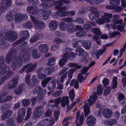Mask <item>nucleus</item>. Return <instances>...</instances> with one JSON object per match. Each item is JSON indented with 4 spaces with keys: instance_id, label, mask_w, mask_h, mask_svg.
Returning a JSON list of instances; mask_svg holds the SVG:
<instances>
[{
    "instance_id": "31",
    "label": "nucleus",
    "mask_w": 126,
    "mask_h": 126,
    "mask_svg": "<svg viewBox=\"0 0 126 126\" xmlns=\"http://www.w3.org/2000/svg\"><path fill=\"white\" fill-rule=\"evenodd\" d=\"M12 114V112L10 110H8L1 116L2 120H4L6 118L11 116Z\"/></svg>"
},
{
    "instance_id": "12",
    "label": "nucleus",
    "mask_w": 126,
    "mask_h": 126,
    "mask_svg": "<svg viewBox=\"0 0 126 126\" xmlns=\"http://www.w3.org/2000/svg\"><path fill=\"white\" fill-rule=\"evenodd\" d=\"M62 20L65 22L76 21L77 23L79 24H82L84 23V20L83 19L79 17L76 18L75 21H73L72 18L71 17L63 18L62 19Z\"/></svg>"
},
{
    "instance_id": "29",
    "label": "nucleus",
    "mask_w": 126,
    "mask_h": 126,
    "mask_svg": "<svg viewBox=\"0 0 126 126\" xmlns=\"http://www.w3.org/2000/svg\"><path fill=\"white\" fill-rule=\"evenodd\" d=\"M58 23L54 20L51 21L49 25L50 29L52 30H55L57 27Z\"/></svg>"
},
{
    "instance_id": "40",
    "label": "nucleus",
    "mask_w": 126,
    "mask_h": 126,
    "mask_svg": "<svg viewBox=\"0 0 126 126\" xmlns=\"http://www.w3.org/2000/svg\"><path fill=\"white\" fill-rule=\"evenodd\" d=\"M84 111L85 114V116H87L90 112V108L88 104H85L84 108Z\"/></svg>"
},
{
    "instance_id": "43",
    "label": "nucleus",
    "mask_w": 126,
    "mask_h": 126,
    "mask_svg": "<svg viewBox=\"0 0 126 126\" xmlns=\"http://www.w3.org/2000/svg\"><path fill=\"white\" fill-rule=\"evenodd\" d=\"M32 109L30 107L27 108V113L26 117L25 119V120H27L30 117L32 113Z\"/></svg>"
},
{
    "instance_id": "63",
    "label": "nucleus",
    "mask_w": 126,
    "mask_h": 126,
    "mask_svg": "<svg viewBox=\"0 0 126 126\" xmlns=\"http://www.w3.org/2000/svg\"><path fill=\"white\" fill-rule=\"evenodd\" d=\"M24 117L18 115L16 119L17 122L19 123H21L23 120Z\"/></svg>"
},
{
    "instance_id": "50",
    "label": "nucleus",
    "mask_w": 126,
    "mask_h": 126,
    "mask_svg": "<svg viewBox=\"0 0 126 126\" xmlns=\"http://www.w3.org/2000/svg\"><path fill=\"white\" fill-rule=\"evenodd\" d=\"M83 117L84 116L83 115H82L81 116L80 118L79 123L78 122L77 119H76V123H77L76 126H80L82 125L83 121Z\"/></svg>"
},
{
    "instance_id": "24",
    "label": "nucleus",
    "mask_w": 126,
    "mask_h": 126,
    "mask_svg": "<svg viewBox=\"0 0 126 126\" xmlns=\"http://www.w3.org/2000/svg\"><path fill=\"white\" fill-rule=\"evenodd\" d=\"M21 33L23 37L19 40V43L23 42L24 39H27L29 37V33L28 31H22L21 32Z\"/></svg>"
},
{
    "instance_id": "21",
    "label": "nucleus",
    "mask_w": 126,
    "mask_h": 126,
    "mask_svg": "<svg viewBox=\"0 0 126 126\" xmlns=\"http://www.w3.org/2000/svg\"><path fill=\"white\" fill-rule=\"evenodd\" d=\"M61 97H59L56 99L50 100L49 102L52 103L50 106L52 107H57L58 105L60 103Z\"/></svg>"
},
{
    "instance_id": "62",
    "label": "nucleus",
    "mask_w": 126,
    "mask_h": 126,
    "mask_svg": "<svg viewBox=\"0 0 126 126\" xmlns=\"http://www.w3.org/2000/svg\"><path fill=\"white\" fill-rule=\"evenodd\" d=\"M110 87L106 88L104 91L103 94L105 95H108L110 93Z\"/></svg>"
},
{
    "instance_id": "64",
    "label": "nucleus",
    "mask_w": 126,
    "mask_h": 126,
    "mask_svg": "<svg viewBox=\"0 0 126 126\" xmlns=\"http://www.w3.org/2000/svg\"><path fill=\"white\" fill-rule=\"evenodd\" d=\"M119 32L114 31L113 32H110L109 33L110 36V37H114L117 34H118Z\"/></svg>"
},
{
    "instance_id": "36",
    "label": "nucleus",
    "mask_w": 126,
    "mask_h": 126,
    "mask_svg": "<svg viewBox=\"0 0 126 126\" xmlns=\"http://www.w3.org/2000/svg\"><path fill=\"white\" fill-rule=\"evenodd\" d=\"M82 44L85 48L88 49L90 47L91 43L90 41H85L83 42Z\"/></svg>"
},
{
    "instance_id": "26",
    "label": "nucleus",
    "mask_w": 126,
    "mask_h": 126,
    "mask_svg": "<svg viewBox=\"0 0 126 126\" xmlns=\"http://www.w3.org/2000/svg\"><path fill=\"white\" fill-rule=\"evenodd\" d=\"M41 56L42 54L39 52L37 50L35 49L32 51V56L34 59L39 58Z\"/></svg>"
},
{
    "instance_id": "39",
    "label": "nucleus",
    "mask_w": 126,
    "mask_h": 126,
    "mask_svg": "<svg viewBox=\"0 0 126 126\" xmlns=\"http://www.w3.org/2000/svg\"><path fill=\"white\" fill-rule=\"evenodd\" d=\"M25 110V108H21L19 109L17 112L18 115L24 117L26 113Z\"/></svg>"
},
{
    "instance_id": "57",
    "label": "nucleus",
    "mask_w": 126,
    "mask_h": 126,
    "mask_svg": "<svg viewBox=\"0 0 126 126\" xmlns=\"http://www.w3.org/2000/svg\"><path fill=\"white\" fill-rule=\"evenodd\" d=\"M55 59L54 58H52L50 59L47 63V64L49 65H52L55 63Z\"/></svg>"
},
{
    "instance_id": "44",
    "label": "nucleus",
    "mask_w": 126,
    "mask_h": 126,
    "mask_svg": "<svg viewBox=\"0 0 126 126\" xmlns=\"http://www.w3.org/2000/svg\"><path fill=\"white\" fill-rule=\"evenodd\" d=\"M95 63V62H91L89 64V66L84 67L83 69L81 70L82 73H86L89 68L91 66L93 65Z\"/></svg>"
},
{
    "instance_id": "42",
    "label": "nucleus",
    "mask_w": 126,
    "mask_h": 126,
    "mask_svg": "<svg viewBox=\"0 0 126 126\" xmlns=\"http://www.w3.org/2000/svg\"><path fill=\"white\" fill-rule=\"evenodd\" d=\"M117 78L116 77H113L112 82V89H114L116 88L117 85Z\"/></svg>"
},
{
    "instance_id": "3",
    "label": "nucleus",
    "mask_w": 126,
    "mask_h": 126,
    "mask_svg": "<svg viewBox=\"0 0 126 126\" xmlns=\"http://www.w3.org/2000/svg\"><path fill=\"white\" fill-rule=\"evenodd\" d=\"M17 36L16 32H15L9 31L5 32V31L3 30L0 32V40L5 39L13 42L16 39Z\"/></svg>"
},
{
    "instance_id": "56",
    "label": "nucleus",
    "mask_w": 126,
    "mask_h": 126,
    "mask_svg": "<svg viewBox=\"0 0 126 126\" xmlns=\"http://www.w3.org/2000/svg\"><path fill=\"white\" fill-rule=\"evenodd\" d=\"M22 91V88L21 86H20L18 88L16 89H15L14 92L16 94H20Z\"/></svg>"
},
{
    "instance_id": "46",
    "label": "nucleus",
    "mask_w": 126,
    "mask_h": 126,
    "mask_svg": "<svg viewBox=\"0 0 126 126\" xmlns=\"http://www.w3.org/2000/svg\"><path fill=\"white\" fill-rule=\"evenodd\" d=\"M59 26L60 29L62 31L66 30L67 29L66 25L63 22L60 23Z\"/></svg>"
},
{
    "instance_id": "35",
    "label": "nucleus",
    "mask_w": 126,
    "mask_h": 126,
    "mask_svg": "<svg viewBox=\"0 0 126 126\" xmlns=\"http://www.w3.org/2000/svg\"><path fill=\"white\" fill-rule=\"evenodd\" d=\"M81 73H79L78 75L77 79L79 82H83L84 81L85 78H84L82 76L83 74H85L86 73H82L81 71Z\"/></svg>"
},
{
    "instance_id": "48",
    "label": "nucleus",
    "mask_w": 126,
    "mask_h": 126,
    "mask_svg": "<svg viewBox=\"0 0 126 126\" xmlns=\"http://www.w3.org/2000/svg\"><path fill=\"white\" fill-rule=\"evenodd\" d=\"M53 68H47L44 70V73L46 75H48L51 74L52 72Z\"/></svg>"
},
{
    "instance_id": "30",
    "label": "nucleus",
    "mask_w": 126,
    "mask_h": 126,
    "mask_svg": "<svg viewBox=\"0 0 126 126\" xmlns=\"http://www.w3.org/2000/svg\"><path fill=\"white\" fill-rule=\"evenodd\" d=\"M76 71V69H70L68 71H66L65 74H66V76H67V74H68V78L69 79H70V80H71L72 78L73 73Z\"/></svg>"
},
{
    "instance_id": "5",
    "label": "nucleus",
    "mask_w": 126,
    "mask_h": 126,
    "mask_svg": "<svg viewBox=\"0 0 126 126\" xmlns=\"http://www.w3.org/2000/svg\"><path fill=\"white\" fill-rule=\"evenodd\" d=\"M104 16L102 18H99L96 20V22L98 24L101 25L105 22L109 23L110 22V19L112 18V15L108 13L104 12Z\"/></svg>"
},
{
    "instance_id": "27",
    "label": "nucleus",
    "mask_w": 126,
    "mask_h": 126,
    "mask_svg": "<svg viewBox=\"0 0 126 126\" xmlns=\"http://www.w3.org/2000/svg\"><path fill=\"white\" fill-rule=\"evenodd\" d=\"M43 38L41 34H37L33 36L30 39V41L31 43L37 41L38 39H41Z\"/></svg>"
},
{
    "instance_id": "32",
    "label": "nucleus",
    "mask_w": 126,
    "mask_h": 126,
    "mask_svg": "<svg viewBox=\"0 0 126 126\" xmlns=\"http://www.w3.org/2000/svg\"><path fill=\"white\" fill-rule=\"evenodd\" d=\"M9 70V66L0 67V74L2 75L8 72Z\"/></svg>"
},
{
    "instance_id": "16",
    "label": "nucleus",
    "mask_w": 126,
    "mask_h": 126,
    "mask_svg": "<svg viewBox=\"0 0 126 126\" xmlns=\"http://www.w3.org/2000/svg\"><path fill=\"white\" fill-rule=\"evenodd\" d=\"M91 13L89 15V17L91 20L97 18L99 16L98 12L93 10L90 9Z\"/></svg>"
},
{
    "instance_id": "17",
    "label": "nucleus",
    "mask_w": 126,
    "mask_h": 126,
    "mask_svg": "<svg viewBox=\"0 0 126 126\" xmlns=\"http://www.w3.org/2000/svg\"><path fill=\"white\" fill-rule=\"evenodd\" d=\"M47 91L45 89H42L40 86H38L33 90V93H39L41 95H43V96L45 94L47 93Z\"/></svg>"
},
{
    "instance_id": "20",
    "label": "nucleus",
    "mask_w": 126,
    "mask_h": 126,
    "mask_svg": "<svg viewBox=\"0 0 126 126\" xmlns=\"http://www.w3.org/2000/svg\"><path fill=\"white\" fill-rule=\"evenodd\" d=\"M68 59V57H67V53H64L62 57V59H60L59 62V65L60 66H62L64 65L65 64Z\"/></svg>"
},
{
    "instance_id": "14",
    "label": "nucleus",
    "mask_w": 126,
    "mask_h": 126,
    "mask_svg": "<svg viewBox=\"0 0 126 126\" xmlns=\"http://www.w3.org/2000/svg\"><path fill=\"white\" fill-rule=\"evenodd\" d=\"M95 118L92 116H89L86 119V123L89 126H94L95 124Z\"/></svg>"
},
{
    "instance_id": "9",
    "label": "nucleus",
    "mask_w": 126,
    "mask_h": 126,
    "mask_svg": "<svg viewBox=\"0 0 126 126\" xmlns=\"http://www.w3.org/2000/svg\"><path fill=\"white\" fill-rule=\"evenodd\" d=\"M44 111L43 107L39 106L36 107L33 112L34 117L35 118H38L41 116Z\"/></svg>"
},
{
    "instance_id": "11",
    "label": "nucleus",
    "mask_w": 126,
    "mask_h": 126,
    "mask_svg": "<svg viewBox=\"0 0 126 126\" xmlns=\"http://www.w3.org/2000/svg\"><path fill=\"white\" fill-rule=\"evenodd\" d=\"M15 20L16 23H18L22 20H25L28 18V16L26 14H16L15 16Z\"/></svg>"
},
{
    "instance_id": "25",
    "label": "nucleus",
    "mask_w": 126,
    "mask_h": 126,
    "mask_svg": "<svg viewBox=\"0 0 126 126\" xmlns=\"http://www.w3.org/2000/svg\"><path fill=\"white\" fill-rule=\"evenodd\" d=\"M68 12L67 11H65L62 10H60L59 11H57L55 13H53L52 14H55V16H59L64 17L65 16H67V13Z\"/></svg>"
},
{
    "instance_id": "10",
    "label": "nucleus",
    "mask_w": 126,
    "mask_h": 126,
    "mask_svg": "<svg viewBox=\"0 0 126 126\" xmlns=\"http://www.w3.org/2000/svg\"><path fill=\"white\" fill-rule=\"evenodd\" d=\"M19 78L18 76L14 77L13 79L9 81L8 87L9 89H12L15 88L18 84Z\"/></svg>"
},
{
    "instance_id": "18",
    "label": "nucleus",
    "mask_w": 126,
    "mask_h": 126,
    "mask_svg": "<svg viewBox=\"0 0 126 126\" xmlns=\"http://www.w3.org/2000/svg\"><path fill=\"white\" fill-rule=\"evenodd\" d=\"M39 50L43 53H45L48 51L49 48L47 45L43 44L40 45L38 46Z\"/></svg>"
},
{
    "instance_id": "13",
    "label": "nucleus",
    "mask_w": 126,
    "mask_h": 126,
    "mask_svg": "<svg viewBox=\"0 0 126 126\" xmlns=\"http://www.w3.org/2000/svg\"><path fill=\"white\" fill-rule=\"evenodd\" d=\"M54 120L53 118L50 117L44 120L41 123L44 126H50L54 123Z\"/></svg>"
},
{
    "instance_id": "61",
    "label": "nucleus",
    "mask_w": 126,
    "mask_h": 126,
    "mask_svg": "<svg viewBox=\"0 0 126 126\" xmlns=\"http://www.w3.org/2000/svg\"><path fill=\"white\" fill-rule=\"evenodd\" d=\"M38 76L39 79L42 80L44 79L46 77L45 75L42 73H38Z\"/></svg>"
},
{
    "instance_id": "6",
    "label": "nucleus",
    "mask_w": 126,
    "mask_h": 126,
    "mask_svg": "<svg viewBox=\"0 0 126 126\" xmlns=\"http://www.w3.org/2000/svg\"><path fill=\"white\" fill-rule=\"evenodd\" d=\"M1 6H0V16L6 9L7 8L10 6L11 4V0H1Z\"/></svg>"
},
{
    "instance_id": "34",
    "label": "nucleus",
    "mask_w": 126,
    "mask_h": 126,
    "mask_svg": "<svg viewBox=\"0 0 126 126\" xmlns=\"http://www.w3.org/2000/svg\"><path fill=\"white\" fill-rule=\"evenodd\" d=\"M105 123L110 126H112L114 124H116L117 121L115 119H109L105 121Z\"/></svg>"
},
{
    "instance_id": "38",
    "label": "nucleus",
    "mask_w": 126,
    "mask_h": 126,
    "mask_svg": "<svg viewBox=\"0 0 126 126\" xmlns=\"http://www.w3.org/2000/svg\"><path fill=\"white\" fill-rule=\"evenodd\" d=\"M105 49H104L102 50H99L98 51H96L95 52H94L93 53L95 55L97 59H98L99 57V55L101 54L102 55Z\"/></svg>"
},
{
    "instance_id": "1",
    "label": "nucleus",
    "mask_w": 126,
    "mask_h": 126,
    "mask_svg": "<svg viewBox=\"0 0 126 126\" xmlns=\"http://www.w3.org/2000/svg\"><path fill=\"white\" fill-rule=\"evenodd\" d=\"M48 3H43L39 6V10L37 8L32 7H28L27 10L29 13H31L37 16L38 18H41L45 20L47 19L51 12L50 11H47L46 9L51 6L49 5Z\"/></svg>"
},
{
    "instance_id": "28",
    "label": "nucleus",
    "mask_w": 126,
    "mask_h": 126,
    "mask_svg": "<svg viewBox=\"0 0 126 126\" xmlns=\"http://www.w3.org/2000/svg\"><path fill=\"white\" fill-rule=\"evenodd\" d=\"M7 94L6 93L5 95L3 94L2 95H0V103H2L4 102H6L8 101H10L12 98V97L11 96H9L4 98V100L2 99L3 97L6 95Z\"/></svg>"
},
{
    "instance_id": "33",
    "label": "nucleus",
    "mask_w": 126,
    "mask_h": 126,
    "mask_svg": "<svg viewBox=\"0 0 126 126\" xmlns=\"http://www.w3.org/2000/svg\"><path fill=\"white\" fill-rule=\"evenodd\" d=\"M70 85L71 86L74 85V87L76 89H78L79 88L78 83L77 80L76 79H73L71 81Z\"/></svg>"
},
{
    "instance_id": "47",
    "label": "nucleus",
    "mask_w": 126,
    "mask_h": 126,
    "mask_svg": "<svg viewBox=\"0 0 126 126\" xmlns=\"http://www.w3.org/2000/svg\"><path fill=\"white\" fill-rule=\"evenodd\" d=\"M31 101L28 99H25L23 100L22 101V103L24 106L27 107L31 103Z\"/></svg>"
},
{
    "instance_id": "55",
    "label": "nucleus",
    "mask_w": 126,
    "mask_h": 126,
    "mask_svg": "<svg viewBox=\"0 0 126 126\" xmlns=\"http://www.w3.org/2000/svg\"><path fill=\"white\" fill-rule=\"evenodd\" d=\"M92 31L94 34L98 35H100L101 34V33L100 32V30L98 28H94L92 30Z\"/></svg>"
},
{
    "instance_id": "51",
    "label": "nucleus",
    "mask_w": 126,
    "mask_h": 126,
    "mask_svg": "<svg viewBox=\"0 0 126 126\" xmlns=\"http://www.w3.org/2000/svg\"><path fill=\"white\" fill-rule=\"evenodd\" d=\"M87 33L86 32L81 30L77 33L76 34V35L78 37H81L85 35Z\"/></svg>"
},
{
    "instance_id": "7",
    "label": "nucleus",
    "mask_w": 126,
    "mask_h": 126,
    "mask_svg": "<svg viewBox=\"0 0 126 126\" xmlns=\"http://www.w3.org/2000/svg\"><path fill=\"white\" fill-rule=\"evenodd\" d=\"M32 21L34 24V28L35 29H41L44 28L45 24L42 21L36 19L34 17L31 16Z\"/></svg>"
},
{
    "instance_id": "49",
    "label": "nucleus",
    "mask_w": 126,
    "mask_h": 126,
    "mask_svg": "<svg viewBox=\"0 0 126 126\" xmlns=\"http://www.w3.org/2000/svg\"><path fill=\"white\" fill-rule=\"evenodd\" d=\"M120 0H110V4L113 6H116L119 3Z\"/></svg>"
},
{
    "instance_id": "2",
    "label": "nucleus",
    "mask_w": 126,
    "mask_h": 126,
    "mask_svg": "<svg viewBox=\"0 0 126 126\" xmlns=\"http://www.w3.org/2000/svg\"><path fill=\"white\" fill-rule=\"evenodd\" d=\"M30 51L26 50L25 49L20 53V56H17L13 59L12 67L14 70H15L16 67H20V66L21 65L23 60H28L30 58Z\"/></svg>"
},
{
    "instance_id": "45",
    "label": "nucleus",
    "mask_w": 126,
    "mask_h": 126,
    "mask_svg": "<svg viewBox=\"0 0 126 126\" xmlns=\"http://www.w3.org/2000/svg\"><path fill=\"white\" fill-rule=\"evenodd\" d=\"M66 26L67 30L70 32H73L76 30L74 29V26L72 25L68 24L66 25Z\"/></svg>"
},
{
    "instance_id": "58",
    "label": "nucleus",
    "mask_w": 126,
    "mask_h": 126,
    "mask_svg": "<svg viewBox=\"0 0 126 126\" xmlns=\"http://www.w3.org/2000/svg\"><path fill=\"white\" fill-rule=\"evenodd\" d=\"M7 125L8 126H14L15 124L14 121L10 119L7 121Z\"/></svg>"
},
{
    "instance_id": "53",
    "label": "nucleus",
    "mask_w": 126,
    "mask_h": 126,
    "mask_svg": "<svg viewBox=\"0 0 126 126\" xmlns=\"http://www.w3.org/2000/svg\"><path fill=\"white\" fill-rule=\"evenodd\" d=\"M33 26L32 24L31 21H28L24 25V27L26 28H30Z\"/></svg>"
},
{
    "instance_id": "60",
    "label": "nucleus",
    "mask_w": 126,
    "mask_h": 126,
    "mask_svg": "<svg viewBox=\"0 0 126 126\" xmlns=\"http://www.w3.org/2000/svg\"><path fill=\"white\" fill-rule=\"evenodd\" d=\"M102 1V0H93L91 3V4L97 5L99 4Z\"/></svg>"
},
{
    "instance_id": "41",
    "label": "nucleus",
    "mask_w": 126,
    "mask_h": 126,
    "mask_svg": "<svg viewBox=\"0 0 126 126\" xmlns=\"http://www.w3.org/2000/svg\"><path fill=\"white\" fill-rule=\"evenodd\" d=\"M76 54L77 55L79 56H81L82 53L84 52V49L81 47L77 48L75 50Z\"/></svg>"
},
{
    "instance_id": "37",
    "label": "nucleus",
    "mask_w": 126,
    "mask_h": 126,
    "mask_svg": "<svg viewBox=\"0 0 126 126\" xmlns=\"http://www.w3.org/2000/svg\"><path fill=\"white\" fill-rule=\"evenodd\" d=\"M14 18V15L11 13H7L6 15L5 18L8 22H10L12 21Z\"/></svg>"
},
{
    "instance_id": "54",
    "label": "nucleus",
    "mask_w": 126,
    "mask_h": 126,
    "mask_svg": "<svg viewBox=\"0 0 126 126\" xmlns=\"http://www.w3.org/2000/svg\"><path fill=\"white\" fill-rule=\"evenodd\" d=\"M63 92L62 91L59 90L54 93L52 94L53 96L57 97L61 95L63 93Z\"/></svg>"
},
{
    "instance_id": "4",
    "label": "nucleus",
    "mask_w": 126,
    "mask_h": 126,
    "mask_svg": "<svg viewBox=\"0 0 126 126\" xmlns=\"http://www.w3.org/2000/svg\"><path fill=\"white\" fill-rule=\"evenodd\" d=\"M103 92V90L102 88L97 87L96 92H95L92 95L90 96L88 100L89 106H91L94 104L97 98V95H101Z\"/></svg>"
},
{
    "instance_id": "22",
    "label": "nucleus",
    "mask_w": 126,
    "mask_h": 126,
    "mask_svg": "<svg viewBox=\"0 0 126 126\" xmlns=\"http://www.w3.org/2000/svg\"><path fill=\"white\" fill-rule=\"evenodd\" d=\"M43 97V95H42L40 94H38L37 97L32 98L31 99L32 103L33 104L36 101L40 102H43L44 101Z\"/></svg>"
},
{
    "instance_id": "8",
    "label": "nucleus",
    "mask_w": 126,
    "mask_h": 126,
    "mask_svg": "<svg viewBox=\"0 0 126 126\" xmlns=\"http://www.w3.org/2000/svg\"><path fill=\"white\" fill-rule=\"evenodd\" d=\"M69 2L67 1L64 0H60V1L57 2L55 1V3L57 4L58 5H56L55 8L56 9L63 10H67L68 9L70 8V6L69 5H67L66 6H64L62 7L61 6L63 5V3H68Z\"/></svg>"
},
{
    "instance_id": "52",
    "label": "nucleus",
    "mask_w": 126,
    "mask_h": 126,
    "mask_svg": "<svg viewBox=\"0 0 126 126\" xmlns=\"http://www.w3.org/2000/svg\"><path fill=\"white\" fill-rule=\"evenodd\" d=\"M69 96L70 98L72 100L74 99L75 94L74 89H72L69 91Z\"/></svg>"
},
{
    "instance_id": "19",
    "label": "nucleus",
    "mask_w": 126,
    "mask_h": 126,
    "mask_svg": "<svg viewBox=\"0 0 126 126\" xmlns=\"http://www.w3.org/2000/svg\"><path fill=\"white\" fill-rule=\"evenodd\" d=\"M102 114L104 117L109 118L111 117V116L112 115V113L110 110L106 109L103 110Z\"/></svg>"
},
{
    "instance_id": "59",
    "label": "nucleus",
    "mask_w": 126,
    "mask_h": 126,
    "mask_svg": "<svg viewBox=\"0 0 126 126\" xmlns=\"http://www.w3.org/2000/svg\"><path fill=\"white\" fill-rule=\"evenodd\" d=\"M30 75L29 74H27L26 77L25 82L27 84L29 85L30 83Z\"/></svg>"
},
{
    "instance_id": "15",
    "label": "nucleus",
    "mask_w": 126,
    "mask_h": 126,
    "mask_svg": "<svg viewBox=\"0 0 126 126\" xmlns=\"http://www.w3.org/2000/svg\"><path fill=\"white\" fill-rule=\"evenodd\" d=\"M37 63H36L32 64L30 63L25 65L26 68L25 72L27 73H30L37 66Z\"/></svg>"
},
{
    "instance_id": "23",
    "label": "nucleus",
    "mask_w": 126,
    "mask_h": 126,
    "mask_svg": "<svg viewBox=\"0 0 126 126\" xmlns=\"http://www.w3.org/2000/svg\"><path fill=\"white\" fill-rule=\"evenodd\" d=\"M69 102V97L68 96L63 97L61 101V105L63 107H64L65 105H67Z\"/></svg>"
}]
</instances>
